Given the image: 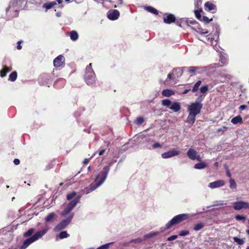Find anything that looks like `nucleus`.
I'll use <instances>...</instances> for the list:
<instances>
[{"instance_id":"1","label":"nucleus","mask_w":249,"mask_h":249,"mask_svg":"<svg viewBox=\"0 0 249 249\" xmlns=\"http://www.w3.org/2000/svg\"><path fill=\"white\" fill-rule=\"evenodd\" d=\"M109 171V167L105 166L103 170L96 176L94 183L89 186L88 193L93 191L99 187L105 180Z\"/></svg>"},{"instance_id":"2","label":"nucleus","mask_w":249,"mask_h":249,"mask_svg":"<svg viewBox=\"0 0 249 249\" xmlns=\"http://www.w3.org/2000/svg\"><path fill=\"white\" fill-rule=\"evenodd\" d=\"M189 218V214L188 213H182L176 215L165 225L166 229L168 230L171 227L177 225Z\"/></svg>"},{"instance_id":"3","label":"nucleus","mask_w":249,"mask_h":249,"mask_svg":"<svg viewBox=\"0 0 249 249\" xmlns=\"http://www.w3.org/2000/svg\"><path fill=\"white\" fill-rule=\"evenodd\" d=\"M80 198L81 196H76L73 200L69 202L67 205V207L65 208L61 213V215L62 216H66L68 214H69L75 207L77 204L79 202Z\"/></svg>"},{"instance_id":"4","label":"nucleus","mask_w":249,"mask_h":249,"mask_svg":"<svg viewBox=\"0 0 249 249\" xmlns=\"http://www.w3.org/2000/svg\"><path fill=\"white\" fill-rule=\"evenodd\" d=\"M203 104L200 102H196L192 103L187 107V110L189 113L193 115H197L199 114L202 108Z\"/></svg>"},{"instance_id":"5","label":"nucleus","mask_w":249,"mask_h":249,"mask_svg":"<svg viewBox=\"0 0 249 249\" xmlns=\"http://www.w3.org/2000/svg\"><path fill=\"white\" fill-rule=\"evenodd\" d=\"M73 216V213H71L70 215L66 219L61 221L54 228V231L55 232H58L66 228L67 226L70 223Z\"/></svg>"},{"instance_id":"6","label":"nucleus","mask_w":249,"mask_h":249,"mask_svg":"<svg viewBox=\"0 0 249 249\" xmlns=\"http://www.w3.org/2000/svg\"><path fill=\"white\" fill-rule=\"evenodd\" d=\"M19 10L13 4L10 2L9 6L6 9V16L9 18H13L18 16Z\"/></svg>"},{"instance_id":"7","label":"nucleus","mask_w":249,"mask_h":249,"mask_svg":"<svg viewBox=\"0 0 249 249\" xmlns=\"http://www.w3.org/2000/svg\"><path fill=\"white\" fill-rule=\"evenodd\" d=\"M95 74L93 71L86 72L85 80L88 85H91L95 82Z\"/></svg>"},{"instance_id":"8","label":"nucleus","mask_w":249,"mask_h":249,"mask_svg":"<svg viewBox=\"0 0 249 249\" xmlns=\"http://www.w3.org/2000/svg\"><path fill=\"white\" fill-rule=\"evenodd\" d=\"M232 205L235 210H240L242 209H249V203L245 201L235 202Z\"/></svg>"},{"instance_id":"9","label":"nucleus","mask_w":249,"mask_h":249,"mask_svg":"<svg viewBox=\"0 0 249 249\" xmlns=\"http://www.w3.org/2000/svg\"><path fill=\"white\" fill-rule=\"evenodd\" d=\"M180 153L179 150L173 149L171 150L164 152L161 154V157L163 159H168L175 156H178Z\"/></svg>"},{"instance_id":"10","label":"nucleus","mask_w":249,"mask_h":249,"mask_svg":"<svg viewBox=\"0 0 249 249\" xmlns=\"http://www.w3.org/2000/svg\"><path fill=\"white\" fill-rule=\"evenodd\" d=\"M164 23L170 24L176 22V18L174 15L171 13L164 14V17L163 18Z\"/></svg>"},{"instance_id":"11","label":"nucleus","mask_w":249,"mask_h":249,"mask_svg":"<svg viewBox=\"0 0 249 249\" xmlns=\"http://www.w3.org/2000/svg\"><path fill=\"white\" fill-rule=\"evenodd\" d=\"M48 231V228L47 227L44 228L42 230L37 231L34 235L31 236V238L34 242L43 236L47 233Z\"/></svg>"},{"instance_id":"12","label":"nucleus","mask_w":249,"mask_h":249,"mask_svg":"<svg viewBox=\"0 0 249 249\" xmlns=\"http://www.w3.org/2000/svg\"><path fill=\"white\" fill-rule=\"evenodd\" d=\"M65 62L64 57L62 55L57 56L53 60V66L56 68L61 67Z\"/></svg>"},{"instance_id":"13","label":"nucleus","mask_w":249,"mask_h":249,"mask_svg":"<svg viewBox=\"0 0 249 249\" xmlns=\"http://www.w3.org/2000/svg\"><path fill=\"white\" fill-rule=\"evenodd\" d=\"M204 9L207 11H212V13H214L216 11V6L210 1L206 2L204 4Z\"/></svg>"},{"instance_id":"14","label":"nucleus","mask_w":249,"mask_h":249,"mask_svg":"<svg viewBox=\"0 0 249 249\" xmlns=\"http://www.w3.org/2000/svg\"><path fill=\"white\" fill-rule=\"evenodd\" d=\"M225 185L223 180H218L209 183V187L211 188H215L222 187Z\"/></svg>"},{"instance_id":"15","label":"nucleus","mask_w":249,"mask_h":249,"mask_svg":"<svg viewBox=\"0 0 249 249\" xmlns=\"http://www.w3.org/2000/svg\"><path fill=\"white\" fill-rule=\"evenodd\" d=\"M120 16V12L117 10H110V20H115Z\"/></svg>"},{"instance_id":"16","label":"nucleus","mask_w":249,"mask_h":249,"mask_svg":"<svg viewBox=\"0 0 249 249\" xmlns=\"http://www.w3.org/2000/svg\"><path fill=\"white\" fill-rule=\"evenodd\" d=\"M197 152L194 149L190 148L187 152L188 157L192 160H195Z\"/></svg>"},{"instance_id":"17","label":"nucleus","mask_w":249,"mask_h":249,"mask_svg":"<svg viewBox=\"0 0 249 249\" xmlns=\"http://www.w3.org/2000/svg\"><path fill=\"white\" fill-rule=\"evenodd\" d=\"M27 0H14L10 1V2L15 6V7L18 8V9L20 10L21 9L22 4L24 2L26 3Z\"/></svg>"},{"instance_id":"18","label":"nucleus","mask_w":249,"mask_h":249,"mask_svg":"<svg viewBox=\"0 0 249 249\" xmlns=\"http://www.w3.org/2000/svg\"><path fill=\"white\" fill-rule=\"evenodd\" d=\"M34 241L31 237L26 239L20 247L19 249H26L29 245L33 243Z\"/></svg>"},{"instance_id":"19","label":"nucleus","mask_w":249,"mask_h":249,"mask_svg":"<svg viewBox=\"0 0 249 249\" xmlns=\"http://www.w3.org/2000/svg\"><path fill=\"white\" fill-rule=\"evenodd\" d=\"M177 25L179 27H183L184 25H189V20L185 18H180L179 20L177 21Z\"/></svg>"},{"instance_id":"20","label":"nucleus","mask_w":249,"mask_h":249,"mask_svg":"<svg viewBox=\"0 0 249 249\" xmlns=\"http://www.w3.org/2000/svg\"><path fill=\"white\" fill-rule=\"evenodd\" d=\"M191 29L195 30L197 33H198L200 34H206L209 33L208 31L206 29H203L202 28L200 27V25L199 24V26L198 27H192Z\"/></svg>"},{"instance_id":"21","label":"nucleus","mask_w":249,"mask_h":249,"mask_svg":"<svg viewBox=\"0 0 249 249\" xmlns=\"http://www.w3.org/2000/svg\"><path fill=\"white\" fill-rule=\"evenodd\" d=\"M162 95L165 97H170L175 94V92L170 89H165L162 91Z\"/></svg>"},{"instance_id":"22","label":"nucleus","mask_w":249,"mask_h":249,"mask_svg":"<svg viewBox=\"0 0 249 249\" xmlns=\"http://www.w3.org/2000/svg\"><path fill=\"white\" fill-rule=\"evenodd\" d=\"M196 115H193V114L189 113V115L187 118L186 122L193 124L196 121Z\"/></svg>"},{"instance_id":"23","label":"nucleus","mask_w":249,"mask_h":249,"mask_svg":"<svg viewBox=\"0 0 249 249\" xmlns=\"http://www.w3.org/2000/svg\"><path fill=\"white\" fill-rule=\"evenodd\" d=\"M181 108L180 105L178 102H174L172 104L171 106L170 107V109L173 110L174 112L178 111Z\"/></svg>"},{"instance_id":"24","label":"nucleus","mask_w":249,"mask_h":249,"mask_svg":"<svg viewBox=\"0 0 249 249\" xmlns=\"http://www.w3.org/2000/svg\"><path fill=\"white\" fill-rule=\"evenodd\" d=\"M12 70V68H8L6 66H5L3 68V69L0 71V75L1 77H5L7 73L10 71Z\"/></svg>"},{"instance_id":"25","label":"nucleus","mask_w":249,"mask_h":249,"mask_svg":"<svg viewBox=\"0 0 249 249\" xmlns=\"http://www.w3.org/2000/svg\"><path fill=\"white\" fill-rule=\"evenodd\" d=\"M69 35L71 40L72 41H76L79 37V35L77 32L74 30H72L69 33Z\"/></svg>"},{"instance_id":"26","label":"nucleus","mask_w":249,"mask_h":249,"mask_svg":"<svg viewBox=\"0 0 249 249\" xmlns=\"http://www.w3.org/2000/svg\"><path fill=\"white\" fill-rule=\"evenodd\" d=\"M231 122L233 124H242L243 123V120L241 116L238 115L234 118H233L231 120Z\"/></svg>"},{"instance_id":"27","label":"nucleus","mask_w":249,"mask_h":249,"mask_svg":"<svg viewBox=\"0 0 249 249\" xmlns=\"http://www.w3.org/2000/svg\"><path fill=\"white\" fill-rule=\"evenodd\" d=\"M56 5V1H53L49 3H45L43 5V8L46 9V11L53 7L55 5Z\"/></svg>"},{"instance_id":"28","label":"nucleus","mask_w":249,"mask_h":249,"mask_svg":"<svg viewBox=\"0 0 249 249\" xmlns=\"http://www.w3.org/2000/svg\"><path fill=\"white\" fill-rule=\"evenodd\" d=\"M144 9L148 12L152 13L155 15H158L159 14V11L153 7L150 6H145Z\"/></svg>"},{"instance_id":"29","label":"nucleus","mask_w":249,"mask_h":249,"mask_svg":"<svg viewBox=\"0 0 249 249\" xmlns=\"http://www.w3.org/2000/svg\"><path fill=\"white\" fill-rule=\"evenodd\" d=\"M110 3L111 4L112 7L116 8L122 4L123 0H110Z\"/></svg>"},{"instance_id":"30","label":"nucleus","mask_w":249,"mask_h":249,"mask_svg":"<svg viewBox=\"0 0 249 249\" xmlns=\"http://www.w3.org/2000/svg\"><path fill=\"white\" fill-rule=\"evenodd\" d=\"M207 164L204 162L196 163L194 165V168L196 169H203L207 167Z\"/></svg>"},{"instance_id":"31","label":"nucleus","mask_w":249,"mask_h":249,"mask_svg":"<svg viewBox=\"0 0 249 249\" xmlns=\"http://www.w3.org/2000/svg\"><path fill=\"white\" fill-rule=\"evenodd\" d=\"M17 76L18 74L17 71H14L12 72H11L9 75L8 80L14 82L17 79Z\"/></svg>"},{"instance_id":"32","label":"nucleus","mask_w":249,"mask_h":249,"mask_svg":"<svg viewBox=\"0 0 249 249\" xmlns=\"http://www.w3.org/2000/svg\"><path fill=\"white\" fill-rule=\"evenodd\" d=\"M161 104L162 106L170 108L172 105V102L169 99H166L161 101Z\"/></svg>"},{"instance_id":"33","label":"nucleus","mask_w":249,"mask_h":249,"mask_svg":"<svg viewBox=\"0 0 249 249\" xmlns=\"http://www.w3.org/2000/svg\"><path fill=\"white\" fill-rule=\"evenodd\" d=\"M187 26L191 28L192 27H198V26H199V24L195 20H189V25Z\"/></svg>"},{"instance_id":"34","label":"nucleus","mask_w":249,"mask_h":249,"mask_svg":"<svg viewBox=\"0 0 249 249\" xmlns=\"http://www.w3.org/2000/svg\"><path fill=\"white\" fill-rule=\"evenodd\" d=\"M201 84V81L200 80H199L196 82V83L195 84L194 86L193 87L192 91L193 92H195L198 90V89L199 88V87Z\"/></svg>"},{"instance_id":"35","label":"nucleus","mask_w":249,"mask_h":249,"mask_svg":"<svg viewBox=\"0 0 249 249\" xmlns=\"http://www.w3.org/2000/svg\"><path fill=\"white\" fill-rule=\"evenodd\" d=\"M204 227V224L202 223H197L195 225L194 227V230L196 231H198L201 229H202Z\"/></svg>"},{"instance_id":"36","label":"nucleus","mask_w":249,"mask_h":249,"mask_svg":"<svg viewBox=\"0 0 249 249\" xmlns=\"http://www.w3.org/2000/svg\"><path fill=\"white\" fill-rule=\"evenodd\" d=\"M35 230L33 228L29 229L26 232L23 233L24 237H29L34 232Z\"/></svg>"},{"instance_id":"37","label":"nucleus","mask_w":249,"mask_h":249,"mask_svg":"<svg viewBox=\"0 0 249 249\" xmlns=\"http://www.w3.org/2000/svg\"><path fill=\"white\" fill-rule=\"evenodd\" d=\"M54 216L55 214L54 213H50L45 218L46 222H49L51 221L54 218Z\"/></svg>"},{"instance_id":"38","label":"nucleus","mask_w":249,"mask_h":249,"mask_svg":"<svg viewBox=\"0 0 249 249\" xmlns=\"http://www.w3.org/2000/svg\"><path fill=\"white\" fill-rule=\"evenodd\" d=\"M200 21L204 22L205 24H207L209 23L210 21L213 20V18L209 19L206 16H203L201 17V19L199 20Z\"/></svg>"},{"instance_id":"39","label":"nucleus","mask_w":249,"mask_h":249,"mask_svg":"<svg viewBox=\"0 0 249 249\" xmlns=\"http://www.w3.org/2000/svg\"><path fill=\"white\" fill-rule=\"evenodd\" d=\"M202 11V9H200V10H196L194 11V13H195V16L196 17V18H197V19H198V20H201V15L200 14V13Z\"/></svg>"},{"instance_id":"40","label":"nucleus","mask_w":249,"mask_h":249,"mask_svg":"<svg viewBox=\"0 0 249 249\" xmlns=\"http://www.w3.org/2000/svg\"><path fill=\"white\" fill-rule=\"evenodd\" d=\"M233 240L239 245H242L244 243V241L242 239H240L237 237H233Z\"/></svg>"},{"instance_id":"41","label":"nucleus","mask_w":249,"mask_h":249,"mask_svg":"<svg viewBox=\"0 0 249 249\" xmlns=\"http://www.w3.org/2000/svg\"><path fill=\"white\" fill-rule=\"evenodd\" d=\"M76 195V193L75 192H72L69 194H68L67 195V199L68 200H71Z\"/></svg>"},{"instance_id":"42","label":"nucleus","mask_w":249,"mask_h":249,"mask_svg":"<svg viewBox=\"0 0 249 249\" xmlns=\"http://www.w3.org/2000/svg\"><path fill=\"white\" fill-rule=\"evenodd\" d=\"M59 236L60 239H64L68 237L69 236V234L66 231H63L60 232Z\"/></svg>"},{"instance_id":"43","label":"nucleus","mask_w":249,"mask_h":249,"mask_svg":"<svg viewBox=\"0 0 249 249\" xmlns=\"http://www.w3.org/2000/svg\"><path fill=\"white\" fill-rule=\"evenodd\" d=\"M229 181H230V188H236V184L234 180L232 178H230Z\"/></svg>"},{"instance_id":"44","label":"nucleus","mask_w":249,"mask_h":249,"mask_svg":"<svg viewBox=\"0 0 249 249\" xmlns=\"http://www.w3.org/2000/svg\"><path fill=\"white\" fill-rule=\"evenodd\" d=\"M144 122V119L142 117H137L136 120V123L138 125L142 124Z\"/></svg>"},{"instance_id":"45","label":"nucleus","mask_w":249,"mask_h":249,"mask_svg":"<svg viewBox=\"0 0 249 249\" xmlns=\"http://www.w3.org/2000/svg\"><path fill=\"white\" fill-rule=\"evenodd\" d=\"M200 91L202 93H205L208 91V86L207 85L203 86L200 88Z\"/></svg>"},{"instance_id":"46","label":"nucleus","mask_w":249,"mask_h":249,"mask_svg":"<svg viewBox=\"0 0 249 249\" xmlns=\"http://www.w3.org/2000/svg\"><path fill=\"white\" fill-rule=\"evenodd\" d=\"M189 234V231H188L184 230L181 231L179 232L178 235L180 236H184L187 235Z\"/></svg>"},{"instance_id":"47","label":"nucleus","mask_w":249,"mask_h":249,"mask_svg":"<svg viewBox=\"0 0 249 249\" xmlns=\"http://www.w3.org/2000/svg\"><path fill=\"white\" fill-rule=\"evenodd\" d=\"M189 72L190 73H193L195 72L197 70H198V67H190L189 68Z\"/></svg>"},{"instance_id":"48","label":"nucleus","mask_w":249,"mask_h":249,"mask_svg":"<svg viewBox=\"0 0 249 249\" xmlns=\"http://www.w3.org/2000/svg\"><path fill=\"white\" fill-rule=\"evenodd\" d=\"M235 218L237 220H245L246 219V217L245 216L239 214L236 215Z\"/></svg>"},{"instance_id":"49","label":"nucleus","mask_w":249,"mask_h":249,"mask_svg":"<svg viewBox=\"0 0 249 249\" xmlns=\"http://www.w3.org/2000/svg\"><path fill=\"white\" fill-rule=\"evenodd\" d=\"M157 234H158L157 232H151V233H148L147 234H146L145 235V238H150L153 236H156V235H157Z\"/></svg>"},{"instance_id":"50","label":"nucleus","mask_w":249,"mask_h":249,"mask_svg":"<svg viewBox=\"0 0 249 249\" xmlns=\"http://www.w3.org/2000/svg\"><path fill=\"white\" fill-rule=\"evenodd\" d=\"M109 248V243H107L105 245H103L99 248H98L97 249H107Z\"/></svg>"},{"instance_id":"51","label":"nucleus","mask_w":249,"mask_h":249,"mask_svg":"<svg viewBox=\"0 0 249 249\" xmlns=\"http://www.w3.org/2000/svg\"><path fill=\"white\" fill-rule=\"evenodd\" d=\"M177 237H178L177 235H172L167 238V240L169 241H171L176 239L177 238Z\"/></svg>"},{"instance_id":"52","label":"nucleus","mask_w":249,"mask_h":249,"mask_svg":"<svg viewBox=\"0 0 249 249\" xmlns=\"http://www.w3.org/2000/svg\"><path fill=\"white\" fill-rule=\"evenodd\" d=\"M152 147L153 148H161V145L159 142H156L153 144Z\"/></svg>"},{"instance_id":"53","label":"nucleus","mask_w":249,"mask_h":249,"mask_svg":"<svg viewBox=\"0 0 249 249\" xmlns=\"http://www.w3.org/2000/svg\"><path fill=\"white\" fill-rule=\"evenodd\" d=\"M92 64L90 63L86 68V72L89 71H93L92 68Z\"/></svg>"},{"instance_id":"54","label":"nucleus","mask_w":249,"mask_h":249,"mask_svg":"<svg viewBox=\"0 0 249 249\" xmlns=\"http://www.w3.org/2000/svg\"><path fill=\"white\" fill-rule=\"evenodd\" d=\"M13 162L15 165H18L20 163V160L18 159H15Z\"/></svg>"},{"instance_id":"55","label":"nucleus","mask_w":249,"mask_h":249,"mask_svg":"<svg viewBox=\"0 0 249 249\" xmlns=\"http://www.w3.org/2000/svg\"><path fill=\"white\" fill-rule=\"evenodd\" d=\"M178 71V72L179 73V75H181L183 73V71L180 69V68H177V69H174L173 70V71Z\"/></svg>"},{"instance_id":"56","label":"nucleus","mask_w":249,"mask_h":249,"mask_svg":"<svg viewBox=\"0 0 249 249\" xmlns=\"http://www.w3.org/2000/svg\"><path fill=\"white\" fill-rule=\"evenodd\" d=\"M247 108V105H241V106H240L239 109L241 110H243Z\"/></svg>"},{"instance_id":"57","label":"nucleus","mask_w":249,"mask_h":249,"mask_svg":"<svg viewBox=\"0 0 249 249\" xmlns=\"http://www.w3.org/2000/svg\"><path fill=\"white\" fill-rule=\"evenodd\" d=\"M207 37H208L207 39L208 41H209L210 42H212V41L213 40V38L211 37V35H209L207 36Z\"/></svg>"},{"instance_id":"58","label":"nucleus","mask_w":249,"mask_h":249,"mask_svg":"<svg viewBox=\"0 0 249 249\" xmlns=\"http://www.w3.org/2000/svg\"><path fill=\"white\" fill-rule=\"evenodd\" d=\"M21 41H18V45H17V49H18V50H20V49H21V48H22V46L20 45V43H21Z\"/></svg>"},{"instance_id":"59","label":"nucleus","mask_w":249,"mask_h":249,"mask_svg":"<svg viewBox=\"0 0 249 249\" xmlns=\"http://www.w3.org/2000/svg\"><path fill=\"white\" fill-rule=\"evenodd\" d=\"M142 241V239L140 238H138L137 239H136L135 240H132L131 242H141Z\"/></svg>"},{"instance_id":"60","label":"nucleus","mask_w":249,"mask_h":249,"mask_svg":"<svg viewBox=\"0 0 249 249\" xmlns=\"http://www.w3.org/2000/svg\"><path fill=\"white\" fill-rule=\"evenodd\" d=\"M168 78L170 80H172L173 79L174 77H173L172 74L170 73L168 74Z\"/></svg>"},{"instance_id":"61","label":"nucleus","mask_w":249,"mask_h":249,"mask_svg":"<svg viewBox=\"0 0 249 249\" xmlns=\"http://www.w3.org/2000/svg\"><path fill=\"white\" fill-rule=\"evenodd\" d=\"M196 160H198V161H201V157H200V155H198V154H197V155H196Z\"/></svg>"},{"instance_id":"62","label":"nucleus","mask_w":249,"mask_h":249,"mask_svg":"<svg viewBox=\"0 0 249 249\" xmlns=\"http://www.w3.org/2000/svg\"><path fill=\"white\" fill-rule=\"evenodd\" d=\"M226 174H227V176L228 177H229V178H231V173H230V171H229L228 169H227V170Z\"/></svg>"},{"instance_id":"63","label":"nucleus","mask_w":249,"mask_h":249,"mask_svg":"<svg viewBox=\"0 0 249 249\" xmlns=\"http://www.w3.org/2000/svg\"><path fill=\"white\" fill-rule=\"evenodd\" d=\"M104 152H105V150H104V149H102V150H100L99 152V155L101 156V155H103Z\"/></svg>"},{"instance_id":"64","label":"nucleus","mask_w":249,"mask_h":249,"mask_svg":"<svg viewBox=\"0 0 249 249\" xmlns=\"http://www.w3.org/2000/svg\"><path fill=\"white\" fill-rule=\"evenodd\" d=\"M224 131H225V130L222 129V128H219L217 130V133H219V132L223 133Z\"/></svg>"}]
</instances>
